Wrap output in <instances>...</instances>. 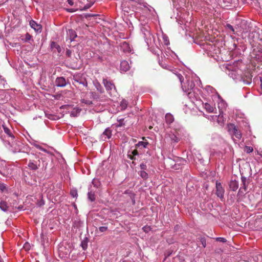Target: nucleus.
<instances>
[{
    "instance_id": "nucleus-45",
    "label": "nucleus",
    "mask_w": 262,
    "mask_h": 262,
    "mask_svg": "<svg viewBox=\"0 0 262 262\" xmlns=\"http://www.w3.org/2000/svg\"><path fill=\"white\" fill-rule=\"evenodd\" d=\"M67 11L69 12H75L76 11V10L73 9V8H71V9H67Z\"/></svg>"
},
{
    "instance_id": "nucleus-8",
    "label": "nucleus",
    "mask_w": 262,
    "mask_h": 262,
    "mask_svg": "<svg viewBox=\"0 0 262 262\" xmlns=\"http://www.w3.org/2000/svg\"><path fill=\"white\" fill-rule=\"evenodd\" d=\"M208 119L213 122L216 121L217 123L221 126L225 123V119L224 116H208Z\"/></svg>"
},
{
    "instance_id": "nucleus-25",
    "label": "nucleus",
    "mask_w": 262,
    "mask_h": 262,
    "mask_svg": "<svg viewBox=\"0 0 262 262\" xmlns=\"http://www.w3.org/2000/svg\"><path fill=\"white\" fill-rule=\"evenodd\" d=\"M165 118L166 122L168 124H170L174 120L173 116H165Z\"/></svg>"
},
{
    "instance_id": "nucleus-2",
    "label": "nucleus",
    "mask_w": 262,
    "mask_h": 262,
    "mask_svg": "<svg viewBox=\"0 0 262 262\" xmlns=\"http://www.w3.org/2000/svg\"><path fill=\"white\" fill-rule=\"evenodd\" d=\"M103 83L111 97L116 96L117 91L115 85L110 81L103 79Z\"/></svg>"
},
{
    "instance_id": "nucleus-9",
    "label": "nucleus",
    "mask_w": 262,
    "mask_h": 262,
    "mask_svg": "<svg viewBox=\"0 0 262 262\" xmlns=\"http://www.w3.org/2000/svg\"><path fill=\"white\" fill-rule=\"evenodd\" d=\"M242 181V187L240 188L238 192V195H242L244 193V192L247 191V187L249 184V182L247 178L245 177L242 176L241 177Z\"/></svg>"
},
{
    "instance_id": "nucleus-27",
    "label": "nucleus",
    "mask_w": 262,
    "mask_h": 262,
    "mask_svg": "<svg viewBox=\"0 0 262 262\" xmlns=\"http://www.w3.org/2000/svg\"><path fill=\"white\" fill-rule=\"evenodd\" d=\"M69 33L70 35V39L72 41L77 36L76 33L72 30H70Z\"/></svg>"
},
{
    "instance_id": "nucleus-13",
    "label": "nucleus",
    "mask_w": 262,
    "mask_h": 262,
    "mask_svg": "<svg viewBox=\"0 0 262 262\" xmlns=\"http://www.w3.org/2000/svg\"><path fill=\"white\" fill-rule=\"evenodd\" d=\"M203 107L205 108L206 112L208 113H213L214 111V106L213 105L208 102L203 103H202Z\"/></svg>"
},
{
    "instance_id": "nucleus-3",
    "label": "nucleus",
    "mask_w": 262,
    "mask_h": 262,
    "mask_svg": "<svg viewBox=\"0 0 262 262\" xmlns=\"http://www.w3.org/2000/svg\"><path fill=\"white\" fill-rule=\"evenodd\" d=\"M176 75L181 83L182 88L184 91L188 92L194 88L195 84L192 81L187 80L186 82L184 83L183 84L182 81L184 79L183 76L180 74H177Z\"/></svg>"
},
{
    "instance_id": "nucleus-10",
    "label": "nucleus",
    "mask_w": 262,
    "mask_h": 262,
    "mask_svg": "<svg viewBox=\"0 0 262 262\" xmlns=\"http://www.w3.org/2000/svg\"><path fill=\"white\" fill-rule=\"evenodd\" d=\"M112 130L110 127L106 128L100 136V139L102 141H106L112 137Z\"/></svg>"
},
{
    "instance_id": "nucleus-33",
    "label": "nucleus",
    "mask_w": 262,
    "mask_h": 262,
    "mask_svg": "<svg viewBox=\"0 0 262 262\" xmlns=\"http://www.w3.org/2000/svg\"><path fill=\"white\" fill-rule=\"evenodd\" d=\"M199 239L203 245V247L205 248L206 246V239L204 237H200Z\"/></svg>"
},
{
    "instance_id": "nucleus-5",
    "label": "nucleus",
    "mask_w": 262,
    "mask_h": 262,
    "mask_svg": "<svg viewBox=\"0 0 262 262\" xmlns=\"http://www.w3.org/2000/svg\"><path fill=\"white\" fill-rule=\"evenodd\" d=\"M228 130L230 134L233 135L237 139H240L242 137V134L238 130V127L234 124L230 123L228 125Z\"/></svg>"
},
{
    "instance_id": "nucleus-44",
    "label": "nucleus",
    "mask_w": 262,
    "mask_h": 262,
    "mask_svg": "<svg viewBox=\"0 0 262 262\" xmlns=\"http://www.w3.org/2000/svg\"><path fill=\"white\" fill-rule=\"evenodd\" d=\"M0 96H5L6 97V92L5 91H2L0 92Z\"/></svg>"
},
{
    "instance_id": "nucleus-32",
    "label": "nucleus",
    "mask_w": 262,
    "mask_h": 262,
    "mask_svg": "<svg viewBox=\"0 0 262 262\" xmlns=\"http://www.w3.org/2000/svg\"><path fill=\"white\" fill-rule=\"evenodd\" d=\"M70 194L74 198L77 197L78 196L77 190L76 189H72L70 191Z\"/></svg>"
},
{
    "instance_id": "nucleus-46",
    "label": "nucleus",
    "mask_w": 262,
    "mask_h": 262,
    "mask_svg": "<svg viewBox=\"0 0 262 262\" xmlns=\"http://www.w3.org/2000/svg\"><path fill=\"white\" fill-rule=\"evenodd\" d=\"M29 245L28 243H26L24 248L26 250H28L29 249Z\"/></svg>"
},
{
    "instance_id": "nucleus-56",
    "label": "nucleus",
    "mask_w": 262,
    "mask_h": 262,
    "mask_svg": "<svg viewBox=\"0 0 262 262\" xmlns=\"http://www.w3.org/2000/svg\"><path fill=\"white\" fill-rule=\"evenodd\" d=\"M123 262H131V261H129V260H123Z\"/></svg>"
},
{
    "instance_id": "nucleus-7",
    "label": "nucleus",
    "mask_w": 262,
    "mask_h": 262,
    "mask_svg": "<svg viewBox=\"0 0 262 262\" xmlns=\"http://www.w3.org/2000/svg\"><path fill=\"white\" fill-rule=\"evenodd\" d=\"M2 126L5 133L7 135L8 137L10 138L12 140L14 139V136L13 134V130L12 128L7 126L4 121L0 119V127Z\"/></svg>"
},
{
    "instance_id": "nucleus-59",
    "label": "nucleus",
    "mask_w": 262,
    "mask_h": 262,
    "mask_svg": "<svg viewBox=\"0 0 262 262\" xmlns=\"http://www.w3.org/2000/svg\"><path fill=\"white\" fill-rule=\"evenodd\" d=\"M166 115H171V114H169V113H167Z\"/></svg>"
},
{
    "instance_id": "nucleus-30",
    "label": "nucleus",
    "mask_w": 262,
    "mask_h": 262,
    "mask_svg": "<svg viewBox=\"0 0 262 262\" xmlns=\"http://www.w3.org/2000/svg\"><path fill=\"white\" fill-rule=\"evenodd\" d=\"M48 118L51 120H57L60 119L59 116H47Z\"/></svg>"
},
{
    "instance_id": "nucleus-49",
    "label": "nucleus",
    "mask_w": 262,
    "mask_h": 262,
    "mask_svg": "<svg viewBox=\"0 0 262 262\" xmlns=\"http://www.w3.org/2000/svg\"><path fill=\"white\" fill-rule=\"evenodd\" d=\"M91 5H85L83 8V10H86L89 8H90L91 7Z\"/></svg>"
},
{
    "instance_id": "nucleus-4",
    "label": "nucleus",
    "mask_w": 262,
    "mask_h": 262,
    "mask_svg": "<svg viewBox=\"0 0 262 262\" xmlns=\"http://www.w3.org/2000/svg\"><path fill=\"white\" fill-rule=\"evenodd\" d=\"M73 79L74 82L73 84H81L83 86H87L88 83L85 78L83 76V74L78 73L73 76Z\"/></svg>"
},
{
    "instance_id": "nucleus-19",
    "label": "nucleus",
    "mask_w": 262,
    "mask_h": 262,
    "mask_svg": "<svg viewBox=\"0 0 262 262\" xmlns=\"http://www.w3.org/2000/svg\"><path fill=\"white\" fill-rule=\"evenodd\" d=\"M148 144L147 142L139 141L137 144H136V148H146L147 145Z\"/></svg>"
},
{
    "instance_id": "nucleus-53",
    "label": "nucleus",
    "mask_w": 262,
    "mask_h": 262,
    "mask_svg": "<svg viewBox=\"0 0 262 262\" xmlns=\"http://www.w3.org/2000/svg\"><path fill=\"white\" fill-rule=\"evenodd\" d=\"M20 150V149H16L13 150V151L14 152H19Z\"/></svg>"
},
{
    "instance_id": "nucleus-26",
    "label": "nucleus",
    "mask_w": 262,
    "mask_h": 262,
    "mask_svg": "<svg viewBox=\"0 0 262 262\" xmlns=\"http://www.w3.org/2000/svg\"><path fill=\"white\" fill-rule=\"evenodd\" d=\"M95 85L97 90L98 92H99L100 93H103L104 92L103 88L99 83L96 82Z\"/></svg>"
},
{
    "instance_id": "nucleus-29",
    "label": "nucleus",
    "mask_w": 262,
    "mask_h": 262,
    "mask_svg": "<svg viewBox=\"0 0 262 262\" xmlns=\"http://www.w3.org/2000/svg\"><path fill=\"white\" fill-rule=\"evenodd\" d=\"M170 138L171 140L175 142H178L180 140V138L177 137V135L174 134L171 135Z\"/></svg>"
},
{
    "instance_id": "nucleus-41",
    "label": "nucleus",
    "mask_w": 262,
    "mask_h": 262,
    "mask_svg": "<svg viewBox=\"0 0 262 262\" xmlns=\"http://www.w3.org/2000/svg\"><path fill=\"white\" fill-rule=\"evenodd\" d=\"M163 39H164V43L166 45H168L169 43V40H168V38L167 37H163Z\"/></svg>"
},
{
    "instance_id": "nucleus-18",
    "label": "nucleus",
    "mask_w": 262,
    "mask_h": 262,
    "mask_svg": "<svg viewBox=\"0 0 262 262\" xmlns=\"http://www.w3.org/2000/svg\"><path fill=\"white\" fill-rule=\"evenodd\" d=\"M8 206L6 202L1 200L0 199V208L4 211H6L8 210Z\"/></svg>"
},
{
    "instance_id": "nucleus-17",
    "label": "nucleus",
    "mask_w": 262,
    "mask_h": 262,
    "mask_svg": "<svg viewBox=\"0 0 262 262\" xmlns=\"http://www.w3.org/2000/svg\"><path fill=\"white\" fill-rule=\"evenodd\" d=\"M62 107L63 108H66L67 110H68V111H66V112H63V113H65L66 114L70 113V115H75V112L74 111H71V110H73V108L71 106L67 105L62 106ZM75 110V108H73V110Z\"/></svg>"
},
{
    "instance_id": "nucleus-38",
    "label": "nucleus",
    "mask_w": 262,
    "mask_h": 262,
    "mask_svg": "<svg viewBox=\"0 0 262 262\" xmlns=\"http://www.w3.org/2000/svg\"><path fill=\"white\" fill-rule=\"evenodd\" d=\"M99 230L101 232H104L107 230V227L106 226H101L99 228Z\"/></svg>"
},
{
    "instance_id": "nucleus-37",
    "label": "nucleus",
    "mask_w": 262,
    "mask_h": 262,
    "mask_svg": "<svg viewBox=\"0 0 262 262\" xmlns=\"http://www.w3.org/2000/svg\"><path fill=\"white\" fill-rule=\"evenodd\" d=\"M0 190L2 192H4L6 190V185L4 183H0Z\"/></svg>"
},
{
    "instance_id": "nucleus-42",
    "label": "nucleus",
    "mask_w": 262,
    "mask_h": 262,
    "mask_svg": "<svg viewBox=\"0 0 262 262\" xmlns=\"http://www.w3.org/2000/svg\"><path fill=\"white\" fill-rule=\"evenodd\" d=\"M71 54H72V52L71 50H69V49H67V51H66V55L68 56V57H70L71 56Z\"/></svg>"
},
{
    "instance_id": "nucleus-6",
    "label": "nucleus",
    "mask_w": 262,
    "mask_h": 262,
    "mask_svg": "<svg viewBox=\"0 0 262 262\" xmlns=\"http://www.w3.org/2000/svg\"><path fill=\"white\" fill-rule=\"evenodd\" d=\"M224 188L222 187L221 183L217 181L216 182V195L221 199V201H224Z\"/></svg>"
},
{
    "instance_id": "nucleus-47",
    "label": "nucleus",
    "mask_w": 262,
    "mask_h": 262,
    "mask_svg": "<svg viewBox=\"0 0 262 262\" xmlns=\"http://www.w3.org/2000/svg\"><path fill=\"white\" fill-rule=\"evenodd\" d=\"M67 2L69 5L71 6H73L74 5V2L73 0H67Z\"/></svg>"
},
{
    "instance_id": "nucleus-28",
    "label": "nucleus",
    "mask_w": 262,
    "mask_h": 262,
    "mask_svg": "<svg viewBox=\"0 0 262 262\" xmlns=\"http://www.w3.org/2000/svg\"><path fill=\"white\" fill-rule=\"evenodd\" d=\"M81 246L83 250H85L88 248L87 241L83 240L81 243Z\"/></svg>"
},
{
    "instance_id": "nucleus-12",
    "label": "nucleus",
    "mask_w": 262,
    "mask_h": 262,
    "mask_svg": "<svg viewBox=\"0 0 262 262\" xmlns=\"http://www.w3.org/2000/svg\"><path fill=\"white\" fill-rule=\"evenodd\" d=\"M55 83L56 85L59 87H64L67 85L66 79L62 77L57 78Z\"/></svg>"
},
{
    "instance_id": "nucleus-24",
    "label": "nucleus",
    "mask_w": 262,
    "mask_h": 262,
    "mask_svg": "<svg viewBox=\"0 0 262 262\" xmlns=\"http://www.w3.org/2000/svg\"><path fill=\"white\" fill-rule=\"evenodd\" d=\"M124 194H129L130 196V198L132 200L133 202V204L135 203V194L130 190H126L124 193Z\"/></svg>"
},
{
    "instance_id": "nucleus-35",
    "label": "nucleus",
    "mask_w": 262,
    "mask_h": 262,
    "mask_svg": "<svg viewBox=\"0 0 262 262\" xmlns=\"http://www.w3.org/2000/svg\"><path fill=\"white\" fill-rule=\"evenodd\" d=\"M216 241H218V242H222V243H226L227 241L226 238H225L224 237H216Z\"/></svg>"
},
{
    "instance_id": "nucleus-40",
    "label": "nucleus",
    "mask_w": 262,
    "mask_h": 262,
    "mask_svg": "<svg viewBox=\"0 0 262 262\" xmlns=\"http://www.w3.org/2000/svg\"><path fill=\"white\" fill-rule=\"evenodd\" d=\"M227 27L230 30H231L233 32H234V28L233 27H232V26H231L230 24H227L226 25Z\"/></svg>"
},
{
    "instance_id": "nucleus-55",
    "label": "nucleus",
    "mask_w": 262,
    "mask_h": 262,
    "mask_svg": "<svg viewBox=\"0 0 262 262\" xmlns=\"http://www.w3.org/2000/svg\"><path fill=\"white\" fill-rule=\"evenodd\" d=\"M260 87L262 90V79H260Z\"/></svg>"
},
{
    "instance_id": "nucleus-11",
    "label": "nucleus",
    "mask_w": 262,
    "mask_h": 262,
    "mask_svg": "<svg viewBox=\"0 0 262 262\" xmlns=\"http://www.w3.org/2000/svg\"><path fill=\"white\" fill-rule=\"evenodd\" d=\"M30 25L32 28H33L36 32H41L42 29V26L40 24L36 23L33 20H31L30 21Z\"/></svg>"
},
{
    "instance_id": "nucleus-36",
    "label": "nucleus",
    "mask_w": 262,
    "mask_h": 262,
    "mask_svg": "<svg viewBox=\"0 0 262 262\" xmlns=\"http://www.w3.org/2000/svg\"><path fill=\"white\" fill-rule=\"evenodd\" d=\"M141 170H145L147 169V166L145 164L142 163L140 165Z\"/></svg>"
},
{
    "instance_id": "nucleus-20",
    "label": "nucleus",
    "mask_w": 262,
    "mask_h": 262,
    "mask_svg": "<svg viewBox=\"0 0 262 262\" xmlns=\"http://www.w3.org/2000/svg\"><path fill=\"white\" fill-rule=\"evenodd\" d=\"M51 48L52 50L56 49L57 52L60 53L61 52V48L55 42H52L51 45Z\"/></svg>"
},
{
    "instance_id": "nucleus-34",
    "label": "nucleus",
    "mask_w": 262,
    "mask_h": 262,
    "mask_svg": "<svg viewBox=\"0 0 262 262\" xmlns=\"http://www.w3.org/2000/svg\"><path fill=\"white\" fill-rule=\"evenodd\" d=\"M127 104L125 100H123L120 104V107L121 110H124L127 107Z\"/></svg>"
},
{
    "instance_id": "nucleus-50",
    "label": "nucleus",
    "mask_w": 262,
    "mask_h": 262,
    "mask_svg": "<svg viewBox=\"0 0 262 262\" xmlns=\"http://www.w3.org/2000/svg\"><path fill=\"white\" fill-rule=\"evenodd\" d=\"M150 228L149 227H144L143 229H144V231L145 232H147L148 230Z\"/></svg>"
},
{
    "instance_id": "nucleus-58",
    "label": "nucleus",
    "mask_w": 262,
    "mask_h": 262,
    "mask_svg": "<svg viewBox=\"0 0 262 262\" xmlns=\"http://www.w3.org/2000/svg\"><path fill=\"white\" fill-rule=\"evenodd\" d=\"M78 110L77 109V110L76 111V113H80V111H79V112H78V111H77Z\"/></svg>"
},
{
    "instance_id": "nucleus-14",
    "label": "nucleus",
    "mask_w": 262,
    "mask_h": 262,
    "mask_svg": "<svg viewBox=\"0 0 262 262\" xmlns=\"http://www.w3.org/2000/svg\"><path fill=\"white\" fill-rule=\"evenodd\" d=\"M130 69L129 64L127 61L123 60L120 63V70L123 72H126Z\"/></svg>"
},
{
    "instance_id": "nucleus-22",
    "label": "nucleus",
    "mask_w": 262,
    "mask_h": 262,
    "mask_svg": "<svg viewBox=\"0 0 262 262\" xmlns=\"http://www.w3.org/2000/svg\"><path fill=\"white\" fill-rule=\"evenodd\" d=\"M88 195L89 199L91 202H93L95 200V194L94 191H92V190L89 191Z\"/></svg>"
},
{
    "instance_id": "nucleus-23",
    "label": "nucleus",
    "mask_w": 262,
    "mask_h": 262,
    "mask_svg": "<svg viewBox=\"0 0 262 262\" xmlns=\"http://www.w3.org/2000/svg\"><path fill=\"white\" fill-rule=\"evenodd\" d=\"M258 52V53L255 55L254 58L257 62H262V51Z\"/></svg>"
},
{
    "instance_id": "nucleus-21",
    "label": "nucleus",
    "mask_w": 262,
    "mask_h": 262,
    "mask_svg": "<svg viewBox=\"0 0 262 262\" xmlns=\"http://www.w3.org/2000/svg\"><path fill=\"white\" fill-rule=\"evenodd\" d=\"M138 174L144 180H146L148 178V174L145 170H140Z\"/></svg>"
},
{
    "instance_id": "nucleus-61",
    "label": "nucleus",
    "mask_w": 262,
    "mask_h": 262,
    "mask_svg": "<svg viewBox=\"0 0 262 262\" xmlns=\"http://www.w3.org/2000/svg\"><path fill=\"white\" fill-rule=\"evenodd\" d=\"M62 108L64 109L62 106V107H60V109H62Z\"/></svg>"
},
{
    "instance_id": "nucleus-57",
    "label": "nucleus",
    "mask_w": 262,
    "mask_h": 262,
    "mask_svg": "<svg viewBox=\"0 0 262 262\" xmlns=\"http://www.w3.org/2000/svg\"><path fill=\"white\" fill-rule=\"evenodd\" d=\"M130 158L132 160H134V157H130Z\"/></svg>"
},
{
    "instance_id": "nucleus-31",
    "label": "nucleus",
    "mask_w": 262,
    "mask_h": 262,
    "mask_svg": "<svg viewBox=\"0 0 262 262\" xmlns=\"http://www.w3.org/2000/svg\"><path fill=\"white\" fill-rule=\"evenodd\" d=\"M253 150V149L252 147H250V146H246L245 148V150L244 151L247 153V154H250L251 152H252Z\"/></svg>"
},
{
    "instance_id": "nucleus-51",
    "label": "nucleus",
    "mask_w": 262,
    "mask_h": 262,
    "mask_svg": "<svg viewBox=\"0 0 262 262\" xmlns=\"http://www.w3.org/2000/svg\"><path fill=\"white\" fill-rule=\"evenodd\" d=\"M123 46L127 48V47H128V44L127 43L124 42L123 43Z\"/></svg>"
},
{
    "instance_id": "nucleus-52",
    "label": "nucleus",
    "mask_w": 262,
    "mask_h": 262,
    "mask_svg": "<svg viewBox=\"0 0 262 262\" xmlns=\"http://www.w3.org/2000/svg\"><path fill=\"white\" fill-rule=\"evenodd\" d=\"M84 103H85V104H92V101H89V100H88V101L86 100V101H85V102Z\"/></svg>"
},
{
    "instance_id": "nucleus-60",
    "label": "nucleus",
    "mask_w": 262,
    "mask_h": 262,
    "mask_svg": "<svg viewBox=\"0 0 262 262\" xmlns=\"http://www.w3.org/2000/svg\"><path fill=\"white\" fill-rule=\"evenodd\" d=\"M8 97H7L6 98V101H8Z\"/></svg>"
},
{
    "instance_id": "nucleus-39",
    "label": "nucleus",
    "mask_w": 262,
    "mask_h": 262,
    "mask_svg": "<svg viewBox=\"0 0 262 262\" xmlns=\"http://www.w3.org/2000/svg\"><path fill=\"white\" fill-rule=\"evenodd\" d=\"M123 121H124V119H120V120H118L119 124L118 125H117V127L121 126L123 125H124V123H123Z\"/></svg>"
},
{
    "instance_id": "nucleus-48",
    "label": "nucleus",
    "mask_w": 262,
    "mask_h": 262,
    "mask_svg": "<svg viewBox=\"0 0 262 262\" xmlns=\"http://www.w3.org/2000/svg\"><path fill=\"white\" fill-rule=\"evenodd\" d=\"M35 146L36 148H38V149H40V150H43V151H44V150H43V148H42L40 145H36V144H35Z\"/></svg>"
},
{
    "instance_id": "nucleus-1",
    "label": "nucleus",
    "mask_w": 262,
    "mask_h": 262,
    "mask_svg": "<svg viewBox=\"0 0 262 262\" xmlns=\"http://www.w3.org/2000/svg\"><path fill=\"white\" fill-rule=\"evenodd\" d=\"M29 169L32 170H37L40 166V159L39 157L32 154L27 164Z\"/></svg>"
},
{
    "instance_id": "nucleus-15",
    "label": "nucleus",
    "mask_w": 262,
    "mask_h": 262,
    "mask_svg": "<svg viewBox=\"0 0 262 262\" xmlns=\"http://www.w3.org/2000/svg\"><path fill=\"white\" fill-rule=\"evenodd\" d=\"M253 46L256 47L258 52L262 51V39H257L253 40Z\"/></svg>"
},
{
    "instance_id": "nucleus-54",
    "label": "nucleus",
    "mask_w": 262,
    "mask_h": 262,
    "mask_svg": "<svg viewBox=\"0 0 262 262\" xmlns=\"http://www.w3.org/2000/svg\"><path fill=\"white\" fill-rule=\"evenodd\" d=\"M92 183L93 184V185H94V186H95V187H97V184H96V183H95V180H93V181H92Z\"/></svg>"
},
{
    "instance_id": "nucleus-43",
    "label": "nucleus",
    "mask_w": 262,
    "mask_h": 262,
    "mask_svg": "<svg viewBox=\"0 0 262 262\" xmlns=\"http://www.w3.org/2000/svg\"><path fill=\"white\" fill-rule=\"evenodd\" d=\"M132 154L133 155V156H136L138 155L139 153L137 149H135L132 151Z\"/></svg>"
},
{
    "instance_id": "nucleus-16",
    "label": "nucleus",
    "mask_w": 262,
    "mask_h": 262,
    "mask_svg": "<svg viewBox=\"0 0 262 262\" xmlns=\"http://www.w3.org/2000/svg\"><path fill=\"white\" fill-rule=\"evenodd\" d=\"M229 187L232 191H235L238 188V182L236 180H231L229 183Z\"/></svg>"
}]
</instances>
